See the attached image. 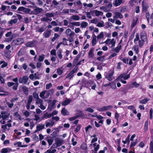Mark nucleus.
<instances>
[{
    "label": "nucleus",
    "mask_w": 153,
    "mask_h": 153,
    "mask_svg": "<svg viewBox=\"0 0 153 153\" xmlns=\"http://www.w3.org/2000/svg\"><path fill=\"white\" fill-rule=\"evenodd\" d=\"M147 37L146 33L145 32H142L140 34V38L139 34L136 33L135 37L134 39V42L136 45H134L132 48V49L135 53L137 54L139 52V46L142 48L144 43L147 41Z\"/></svg>",
    "instance_id": "obj_1"
},
{
    "label": "nucleus",
    "mask_w": 153,
    "mask_h": 153,
    "mask_svg": "<svg viewBox=\"0 0 153 153\" xmlns=\"http://www.w3.org/2000/svg\"><path fill=\"white\" fill-rule=\"evenodd\" d=\"M106 45H111V48H113L115 46L116 43V40L114 39H107L104 42Z\"/></svg>",
    "instance_id": "obj_2"
},
{
    "label": "nucleus",
    "mask_w": 153,
    "mask_h": 153,
    "mask_svg": "<svg viewBox=\"0 0 153 153\" xmlns=\"http://www.w3.org/2000/svg\"><path fill=\"white\" fill-rule=\"evenodd\" d=\"M114 73V70H110L106 74V78L109 81H112L114 79V77L113 76Z\"/></svg>",
    "instance_id": "obj_3"
},
{
    "label": "nucleus",
    "mask_w": 153,
    "mask_h": 153,
    "mask_svg": "<svg viewBox=\"0 0 153 153\" xmlns=\"http://www.w3.org/2000/svg\"><path fill=\"white\" fill-rule=\"evenodd\" d=\"M34 8L33 10L31 12V13L32 14L37 15L40 13L43 10L41 8L36 7H34Z\"/></svg>",
    "instance_id": "obj_4"
},
{
    "label": "nucleus",
    "mask_w": 153,
    "mask_h": 153,
    "mask_svg": "<svg viewBox=\"0 0 153 153\" xmlns=\"http://www.w3.org/2000/svg\"><path fill=\"white\" fill-rule=\"evenodd\" d=\"M36 103L38 105L39 107L42 110H44L46 108V106L43 105V101L41 99H39L36 101Z\"/></svg>",
    "instance_id": "obj_5"
},
{
    "label": "nucleus",
    "mask_w": 153,
    "mask_h": 153,
    "mask_svg": "<svg viewBox=\"0 0 153 153\" xmlns=\"http://www.w3.org/2000/svg\"><path fill=\"white\" fill-rule=\"evenodd\" d=\"M113 108L112 106L111 105H108L107 106H103L102 107L99 108L97 110L100 111H104L106 110H110Z\"/></svg>",
    "instance_id": "obj_6"
},
{
    "label": "nucleus",
    "mask_w": 153,
    "mask_h": 153,
    "mask_svg": "<svg viewBox=\"0 0 153 153\" xmlns=\"http://www.w3.org/2000/svg\"><path fill=\"white\" fill-rule=\"evenodd\" d=\"M37 43V41L34 40L27 42L25 45L27 47H33L36 45Z\"/></svg>",
    "instance_id": "obj_7"
},
{
    "label": "nucleus",
    "mask_w": 153,
    "mask_h": 153,
    "mask_svg": "<svg viewBox=\"0 0 153 153\" xmlns=\"http://www.w3.org/2000/svg\"><path fill=\"white\" fill-rule=\"evenodd\" d=\"M65 33L70 38H72L74 36V33L69 28L67 29L65 31Z\"/></svg>",
    "instance_id": "obj_8"
},
{
    "label": "nucleus",
    "mask_w": 153,
    "mask_h": 153,
    "mask_svg": "<svg viewBox=\"0 0 153 153\" xmlns=\"http://www.w3.org/2000/svg\"><path fill=\"white\" fill-rule=\"evenodd\" d=\"M94 148L95 152H97L99 149L100 146L98 144H97L96 143H95L93 144H91L89 145V147L91 149L92 147Z\"/></svg>",
    "instance_id": "obj_9"
},
{
    "label": "nucleus",
    "mask_w": 153,
    "mask_h": 153,
    "mask_svg": "<svg viewBox=\"0 0 153 153\" xmlns=\"http://www.w3.org/2000/svg\"><path fill=\"white\" fill-rule=\"evenodd\" d=\"M130 74H126L125 73H123L120 74L118 77V79H121L123 78L124 80H126L130 78Z\"/></svg>",
    "instance_id": "obj_10"
},
{
    "label": "nucleus",
    "mask_w": 153,
    "mask_h": 153,
    "mask_svg": "<svg viewBox=\"0 0 153 153\" xmlns=\"http://www.w3.org/2000/svg\"><path fill=\"white\" fill-rule=\"evenodd\" d=\"M45 124L46 127H51L54 124V122L52 120H48L45 122Z\"/></svg>",
    "instance_id": "obj_11"
},
{
    "label": "nucleus",
    "mask_w": 153,
    "mask_h": 153,
    "mask_svg": "<svg viewBox=\"0 0 153 153\" xmlns=\"http://www.w3.org/2000/svg\"><path fill=\"white\" fill-rule=\"evenodd\" d=\"M28 77L27 76H24L22 78H20L19 79V82L20 83H22L24 84H26L28 80Z\"/></svg>",
    "instance_id": "obj_12"
},
{
    "label": "nucleus",
    "mask_w": 153,
    "mask_h": 153,
    "mask_svg": "<svg viewBox=\"0 0 153 153\" xmlns=\"http://www.w3.org/2000/svg\"><path fill=\"white\" fill-rule=\"evenodd\" d=\"M77 71V68H74L68 74L66 78L69 77L70 79H71L74 76L73 74L76 72Z\"/></svg>",
    "instance_id": "obj_13"
},
{
    "label": "nucleus",
    "mask_w": 153,
    "mask_h": 153,
    "mask_svg": "<svg viewBox=\"0 0 153 153\" xmlns=\"http://www.w3.org/2000/svg\"><path fill=\"white\" fill-rule=\"evenodd\" d=\"M56 143L57 147H59L63 144L64 143V140L63 139L57 138L55 140Z\"/></svg>",
    "instance_id": "obj_14"
},
{
    "label": "nucleus",
    "mask_w": 153,
    "mask_h": 153,
    "mask_svg": "<svg viewBox=\"0 0 153 153\" xmlns=\"http://www.w3.org/2000/svg\"><path fill=\"white\" fill-rule=\"evenodd\" d=\"M36 129L35 132H37L45 128V125L43 124H39L37 125L36 127Z\"/></svg>",
    "instance_id": "obj_15"
},
{
    "label": "nucleus",
    "mask_w": 153,
    "mask_h": 153,
    "mask_svg": "<svg viewBox=\"0 0 153 153\" xmlns=\"http://www.w3.org/2000/svg\"><path fill=\"white\" fill-rule=\"evenodd\" d=\"M123 3L122 0H115L114 1L113 4L115 7H117L120 6Z\"/></svg>",
    "instance_id": "obj_16"
},
{
    "label": "nucleus",
    "mask_w": 153,
    "mask_h": 153,
    "mask_svg": "<svg viewBox=\"0 0 153 153\" xmlns=\"http://www.w3.org/2000/svg\"><path fill=\"white\" fill-rule=\"evenodd\" d=\"M72 100L69 98H67L65 100L63 101L61 103L62 105L63 106L67 105L69 104L71 101Z\"/></svg>",
    "instance_id": "obj_17"
},
{
    "label": "nucleus",
    "mask_w": 153,
    "mask_h": 153,
    "mask_svg": "<svg viewBox=\"0 0 153 153\" xmlns=\"http://www.w3.org/2000/svg\"><path fill=\"white\" fill-rule=\"evenodd\" d=\"M12 151V149L9 148H3L1 151V152L2 153H7L8 152H10Z\"/></svg>",
    "instance_id": "obj_18"
},
{
    "label": "nucleus",
    "mask_w": 153,
    "mask_h": 153,
    "mask_svg": "<svg viewBox=\"0 0 153 153\" xmlns=\"http://www.w3.org/2000/svg\"><path fill=\"white\" fill-rule=\"evenodd\" d=\"M115 16H114L113 18L114 19L116 18L122 19L123 17V15L120 12H117L115 13Z\"/></svg>",
    "instance_id": "obj_19"
},
{
    "label": "nucleus",
    "mask_w": 153,
    "mask_h": 153,
    "mask_svg": "<svg viewBox=\"0 0 153 153\" xmlns=\"http://www.w3.org/2000/svg\"><path fill=\"white\" fill-rule=\"evenodd\" d=\"M51 31L50 30H47L45 31L43 33L44 36L45 38H47L50 36Z\"/></svg>",
    "instance_id": "obj_20"
},
{
    "label": "nucleus",
    "mask_w": 153,
    "mask_h": 153,
    "mask_svg": "<svg viewBox=\"0 0 153 153\" xmlns=\"http://www.w3.org/2000/svg\"><path fill=\"white\" fill-rule=\"evenodd\" d=\"M16 44L17 45L23 43L24 42V40L22 38H17L16 39Z\"/></svg>",
    "instance_id": "obj_21"
},
{
    "label": "nucleus",
    "mask_w": 153,
    "mask_h": 153,
    "mask_svg": "<svg viewBox=\"0 0 153 153\" xmlns=\"http://www.w3.org/2000/svg\"><path fill=\"white\" fill-rule=\"evenodd\" d=\"M104 37V32H101L100 34H99L97 36V40L99 39H103Z\"/></svg>",
    "instance_id": "obj_22"
},
{
    "label": "nucleus",
    "mask_w": 153,
    "mask_h": 153,
    "mask_svg": "<svg viewBox=\"0 0 153 153\" xmlns=\"http://www.w3.org/2000/svg\"><path fill=\"white\" fill-rule=\"evenodd\" d=\"M94 49L93 48H91L88 53V56L91 58H92L94 56Z\"/></svg>",
    "instance_id": "obj_23"
},
{
    "label": "nucleus",
    "mask_w": 153,
    "mask_h": 153,
    "mask_svg": "<svg viewBox=\"0 0 153 153\" xmlns=\"http://www.w3.org/2000/svg\"><path fill=\"white\" fill-rule=\"evenodd\" d=\"M1 64L2 65L1 66V68H4L7 66L8 63L4 60H1L0 61V65Z\"/></svg>",
    "instance_id": "obj_24"
},
{
    "label": "nucleus",
    "mask_w": 153,
    "mask_h": 153,
    "mask_svg": "<svg viewBox=\"0 0 153 153\" xmlns=\"http://www.w3.org/2000/svg\"><path fill=\"white\" fill-rule=\"evenodd\" d=\"M97 36L94 35L92 37V45L93 46H94L97 43Z\"/></svg>",
    "instance_id": "obj_25"
},
{
    "label": "nucleus",
    "mask_w": 153,
    "mask_h": 153,
    "mask_svg": "<svg viewBox=\"0 0 153 153\" xmlns=\"http://www.w3.org/2000/svg\"><path fill=\"white\" fill-rule=\"evenodd\" d=\"M62 114L64 116L67 115L68 114V112L65 108H63L61 111Z\"/></svg>",
    "instance_id": "obj_26"
},
{
    "label": "nucleus",
    "mask_w": 153,
    "mask_h": 153,
    "mask_svg": "<svg viewBox=\"0 0 153 153\" xmlns=\"http://www.w3.org/2000/svg\"><path fill=\"white\" fill-rule=\"evenodd\" d=\"M70 19L74 20L79 21L80 20V18L77 15H73L70 17Z\"/></svg>",
    "instance_id": "obj_27"
},
{
    "label": "nucleus",
    "mask_w": 153,
    "mask_h": 153,
    "mask_svg": "<svg viewBox=\"0 0 153 153\" xmlns=\"http://www.w3.org/2000/svg\"><path fill=\"white\" fill-rule=\"evenodd\" d=\"M52 19L51 18H48V17H44L41 19V20L42 22H50L52 20Z\"/></svg>",
    "instance_id": "obj_28"
},
{
    "label": "nucleus",
    "mask_w": 153,
    "mask_h": 153,
    "mask_svg": "<svg viewBox=\"0 0 153 153\" xmlns=\"http://www.w3.org/2000/svg\"><path fill=\"white\" fill-rule=\"evenodd\" d=\"M121 45H118L117 47L113 49V51H114L116 52L117 53H118L121 50Z\"/></svg>",
    "instance_id": "obj_29"
},
{
    "label": "nucleus",
    "mask_w": 153,
    "mask_h": 153,
    "mask_svg": "<svg viewBox=\"0 0 153 153\" xmlns=\"http://www.w3.org/2000/svg\"><path fill=\"white\" fill-rule=\"evenodd\" d=\"M137 19L136 18L135 19H133L131 26V28H133L134 26H135L137 25Z\"/></svg>",
    "instance_id": "obj_30"
},
{
    "label": "nucleus",
    "mask_w": 153,
    "mask_h": 153,
    "mask_svg": "<svg viewBox=\"0 0 153 153\" xmlns=\"http://www.w3.org/2000/svg\"><path fill=\"white\" fill-rule=\"evenodd\" d=\"M80 149L84 150H86L87 149V144L85 143H82L80 146Z\"/></svg>",
    "instance_id": "obj_31"
},
{
    "label": "nucleus",
    "mask_w": 153,
    "mask_h": 153,
    "mask_svg": "<svg viewBox=\"0 0 153 153\" xmlns=\"http://www.w3.org/2000/svg\"><path fill=\"white\" fill-rule=\"evenodd\" d=\"M52 113H46L43 116V117L44 118H50L52 116Z\"/></svg>",
    "instance_id": "obj_32"
},
{
    "label": "nucleus",
    "mask_w": 153,
    "mask_h": 153,
    "mask_svg": "<svg viewBox=\"0 0 153 153\" xmlns=\"http://www.w3.org/2000/svg\"><path fill=\"white\" fill-rule=\"evenodd\" d=\"M96 16H99L100 15H102L103 13L102 12L97 10L94 11Z\"/></svg>",
    "instance_id": "obj_33"
},
{
    "label": "nucleus",
    "mask_w": 153,
    "mask_h": 153,
    "mask_svg": "<svg viewBox=\"0 0 153 153\" xmlns=\"http://www.w3.org/2000/svg\"><path fill=\"white\" fill-rule=\"evenodd\" d=\"M110 85L111 86V88L113 89H115L117 88L116 83L114 82H110Z\"/></svg>",
    "instance_id": "obj_34"
},
{
    "label": "nucleus",
    "mask_w": 153,
    "mask_h": 153,
    "mask_svg": "<svg viewBox=\"0 0 153 153\" xmlns=\"http://www.w3.org/2000/svg\"><path fill=\"white\" fill-rule=\"evenodd\" d=\"M23 91L25 94L27 95L28 94V88L25 86H23L22 87Z\"/></svg>",
    "instance_id": "obj_35"
},
{
    "label": "nucleus",
    "mask_w": 153,
    "mask_h": 153,
    "mask_svg": "<svg viewBox=\"0 0 153 153\" xmlns=\"http://www.w3.org/2000/svg\"><path fill=\"white\" fill-rule=\"evenodd\" d=\"M46 92H47L46 91H43L42 92H41L39 94V96L40 97L43 99H45V95L46 94Z\"/></svg>",
    "instance_id": "obj_36"
},
{
    "label": "nucleus",
    "mask_w": 153,
    "mask_h": 153,
    "mask_svg": "<svg viewBox=\"0 0 153 153\" xmlns=\"http://www.w3.org/2000/svg\"><path fill=\"white\" fill-rule=\"evenodd\" d=\"M149 100V99L148 98H146L144 99L140 100L139 101V102L141 104H146L147 102Z\"/></svg>",
    "instance_id": "obj_37"
},
{
    "label": "nucleus",
    "mask_w": 153,
    "mask_h": 153,
    "mask_svg": "<svg viewBox=\"0 0 153 153\" xmlns=\"http://www.w3.org/2000/svg\"><path fill=\"white\" fill-rule=\"evenodd\" d=\"M83 6L85 7H92L93 6V5L91 3H89L88 4H87L86 3H83Z\"/></svg>",
    "instance_id": "obj_38"
},
{
    "label": "nucleus",
    "mask_w": 153,
    "mask_h": 153,
    "mask_svg": "<svg viewBox=\"0 0 153 153\" xmlns=\"http://www.w3.org/2000/svg\"><path fill=\"white\" fill-rule=\"evenodd\" d=\"M149 149L151 153H153V141H151L150 143Z\"/></svg>",
    "instance_id": "obj_39"
},
{
    "label": "nucleus",
    "mask_w": 153,
    "mask_h": 153,
    "mask_svg": "<svg viewBox=\"0 0 153 153\" xmlns=\"http://www.w3.org/2000/svg\"><path fill=\"white\" fill-rule=\"evenodd\" d=\"M45 57V55L43 54H42L41 55H40L38 58V61L39 62H42L44 60Z\"/></svg>",
    "instance_id": "obj_40"
},
{
    "label": "nucleus",
    "mask_w": 153,
    "mask_h": 153,
    "mask_svg": "<svg viewBox=\"0 0 153 153\" xmlns=\"http://www.w3.org/2000/svg\"><path fill=\"white\" fill-rule=\"evenodd\" d=\"M88 25V24L86 22H82L81 24V27L82 28H85Z\"/></svg>",
    "instance_id": "obj_41"
},
{
    "label": "nucleus",
    "mask_w": 153,
    "mask_h": 153,
    "mask_svg": "<svg viewBox=\"0 0 153 153\" xmlns=\"http://www.w3.org/2000/svg\"><path fill=\"white\" fill-rule=\"evenodd\" d=\"M17 19H11L9 21V23L11 25H13V24H15L17 23Z\"/></svg>",
    "instance_id": "obj_42"
},
{
    "label": "nucleus",
    "mask_w": 153,
    "mask_h": 153,
    "mask_svg": "<svg viewBox=\"0 0 153 153\" xmlns=\"http://www.w3.org/2000/svg\"><path fill=\"white\" fill-rule=\"evenodd\" d=\"M56 150L55 149L51 150V149H49L45 153H54L56 152Z\"/></svg>",
    "instance_id": "obj_43"
},
{
    "label": "nucleus",
    "mask_w": 153,
    "mask_h": 153,
    "mask_svg": "<svg viewBox=\"0 0 153 153\" xmlns=\"http://www.w3.org/2000/svg\"><path fill=\"white\" fill-rule=\"evenodd\" d=\"M52 86V85L51 83H49L47 84L45 86V88L47 90H48Z\"/></svg>",
    "instance_id": "obj_44"
},
{
    "label": "nucleus",
    "mask_w": 153,
    "mask_h": 153,
    "mask_svg": "<svg viewBox=\"0 0 153 153\" xmlns=\"http://www.w3.org/2000/svg\"><path fill=\"white\" fill-rule=\"evenodd\" d=\"M45 15L48 18H51L54 16L53 14L51 13H47L45 14Z\"/></svg>",
    "instance_id": "obj_45"
},
{
    "label": "nucleus",
    "mask_w": 153,
    "mask_h": 153,
    "mask_svg": "<svg viewBox=\"0 0 153 153\" xmlns=\"http://www.w3.org/2000/svg\"><path fill=\"white\" fill-rule=\"evenodd\" d=\"M1 114V118L3 119H5L7 118V116L5 114V113L4 111H2Z\"/></svg>",
    "instance_id": "obj_46"
},
{
    "label": "nucleus",
    "mask_w": 153,
    "mask_h": 153,
    "mask_svg": "<svg viewBox=\"0 0 153 153\" xmlns=\"http://www.w3.org/2000/svg\"><path fill=\"white\" fill-rule=\"evenodd\" d=\"M71 142H72V144L74 146L76 145L77 143V140H75V138L73 137L71 139Z\"/></svg>",
    "instance_id": "obj_47"
},
{
    "label": "nucleus",
    "mask_w": 153,
    "mask_h": 153,
    "mask_svg": "<svg viewBox=\"0 0 153 153\" xmlns=\"http://www.w3.org/2000/svg\"><path fill=\"white\" fill-rule=\"evenodd\" d=\"M97 26L99 27H103L104 26L103 22L101 21V22H98Z\"/></svg>",
    "instance_id": "obj_48"
},
{
    "label": "nucleus",
    "mask_w": 153,
    "mask_h": 153,
    "mask_svg": "<svg viewBox=\"0 0 153 153\" xmlns=\"http://www.w3.org/2000/svg\"><path fill=\"white\" fill-rule=\"evenodd\" d=\"M80 55L79 54H78L76 56V57L74 59L73 62L74 63H76L79 60V58L80 57Z\"/></svg>",
    "instance_id": "obj_49"
},
{
    "label": "nucleus",
    "mask_w": 153,
    "mask_h": 153,
    "mask_svg": "<svg viewBox=\"0 0 153 153\" xmlns=\"http://www.w3.org/2000/svg\"><path fill=\"white\" fill-rule=\"evenodd\" d=\"M1 128L2 129H3L4 130V132H5V131L6 130L8 131L10 130V128L8 129L7 128V126L6 124L2 125L1 126Z\"/></svg>",
    "instance_id": "obj_50"
},
{
    "label": "nucleus",
    "mask_w": 153,
    "mask_h": 153,
    "mask_svg": "<svg viewBox=\"0 0 153 153\" xmlns=\"http://www.w3.org/2000/svg\"><path fill=\"white\" fill-rule=\"evenodd\" d=\"M33 95L34 98L36 99L37 100H38L39 99H40L39 98L38 94L34 92L33 94Z\"/></svg>",
    "instance_id": "obj_51"
},
{
    "label": "nucleus",
    "mask_w": 153,
    "mask_h": 153,
    "mask_svg": "<svg viewBox=\"0 0 153 153\" xmlns=\"http://www.w3.org/2000/svg\"><path fill=\"white\" fill-rule=\"evenodd\" d=\"M33 97L32 95H30L28 97V99L27 102L30 103H31L33 101Z\"/></svg>",
    "instance_id": "obj_52"
},
{
    "label": "nucleus",
    "mask_w": 153,
    "mask_h": 153,
    "mask_svg": "<svg viewBox=\"0 0 153 153\" xmlns=\"http://www.w3.org/2000/svg\"><path fill=\"white\" fill-rule=\"evenodd\" d=\"M153 111V109L152 108H150L149 111V118L151 119H152V118Z\"/></svg>",
    "instance_id": "obj_53"
},
{
    "label": "nucleus",
    "mask_w": 153,
    "mask_h": 153,
    "mask_svg": "<svg viewBox=\"0 0 153 153\" xmlns=\"http://www.w3.org/2000/svg\"><path fill=\"white\" fill-rule=\"evenodd\" d=\"M80 125H77L76 128H75V131L77 133L78 132L79 130H80Z\"/></svg>",
    "instance_id": "obj_54"
},
{
    "label": "nucleus",
    "mask_w": 153,
    "mask_h": 153,
    "mask_svg": "<svg viewBox=\"0 0 153 153\" xmlns=\"http://www.w3.org/2000/svg\"><path fill=\"white\" fill-rule=\"evenodd\" d=\"M34 77L35 79H39V73L37 72L36 73H35L34 74Z\"/></svg>",
    "instance_id": "obj_55"
},
{
    "label": "nucleus",
    "mask_w": 153,
    "mask_h": 153,
    "mask_svg": "<svg viewBox=\"0 0 153 153\" xmlns=\"http://www.w3.org/2000/svg\"><path fill=\"white\" fill-rule=\"evenodd\" d=\"M14 115L16 117L17 119L19 120L21 119V116L19 114L18 112H16L14 114Z\"/></svg>",
    "instance_id": "obj_56"
},
{
    "label": "nucleus",
    "mask_w": 153,
    "mask_h": 153,
    "mask_svg": "<svg viewBox=\"0 0 153 153\" xmlns=\"http://www.w3.org/2000/svg\"><path fill=\"white\" fill-rule=\"evenodd\" d=\"M34 120L39 122L42 120V119H41L40 117L38 115L35 116V119H34Z\"/></svg>",
    "instance_id": "obj_57"
},
{
    "label": "nucleus",
    "mask_w": 153,
    "mask_h": 153,
    "mask_svg": "<svg viewBox=\"0 0 153 153\" xmlns=\"http://www.w3.org/2000/svg\"><path fill=\"white\" fill-rule=\"evenodd\" d=\"M14 85H14L13 87V89L15 90H16L17 89V87L19 85V83L18 82L16 83H15Z\"/></svg>",
    "instance_id": "obj_58"
},
{
    "label": "nucleus",
    "mask_w": 153,
    "mask_h": 153,
    "mask_svg": "<svg viewBox=\"0 0 153 153\" xmlns=\"http://www.w3.org/2000/svg\"><path fill=\"white\" fill-rule=\"evenodd\" d=\"M122 64L121 62H119L117 64V68L119 70H120L121 69V65Z\"/></svg>",
    "instance_id": "obj_59"
},
{
    "label": "nucleus",
    "mask_w": 153,
    "mask_h": 153,
    "mask_svg": "<svg viewBox=\"0 0 153 153\" xmlns=\"http://www.w3.org/2000/svg\"><path fill=\"white\" fill-rule=\"evenodd\" d=\"M91 23L96 24L98 22V19H93L91 20Z\"/></svg>",
    "instance_id": "obj_60"
},
{
    "label": "nucleus",
    "mask_w": 153,
    "mask_h": 153,
    "mask_svg": "<svg viewBox=\"0 0 153 153\" xmlns=\"http://www.w3.org/2000/svg\"><path fill=\"white\" fill-rule=\"evenodd\" d=\"M14 145L18 147H21L22 146V143L20 142H17L16 143L14 144Z\"/></svg>",
    "instance_id": "obj_61"
},
{
    "label": "nucleus",
    "mask_w": 153,
    "mask_h": 153,
    "mask_svg": "<svg viewBox=\"0 0 153 153\" xmlns=\"http://www.w3.org/2000/svg\"><path fill=\"white\" fill-rule=\"evenodd\" d=\"M71 24L73 25L76 26H79L80 25V23L79 22H73L71 23Z\"/></svg>",
    "instance_id": "obj_62"
},
{
    "label": "nucleus",
    "mask_w": 153,
    "mask_h": 153,
    "mask_svg": "<svg viewBox=\"0 0 153 153\" xmlns=\"http://www.w3.org/2000/svg\"><path fill=\"white\" fill-rule=\"evenodd\" d=\"M132 85H133L134 87L136 88L138 87L140 85V84L137 83L136 82H133L132 83Z\"/></svg>",
    "instance_id": "obj_63"
},
{
    "label": "nucleus",
    "mask_w": 153,
    "mask_h": 153,
    "mask_svg": "<svg viewBox=\"0 0 153 153\" xmlns=\"http://www.w3.org/2000/svg\"><path fill=\"white\" fill-rule=\"evenodd\" d=\"M47 141L49 144V145H51L53 142V140L51 139H47Z\"/></svg>",
    "instance_id": "obj_64"
}]
</instances>
